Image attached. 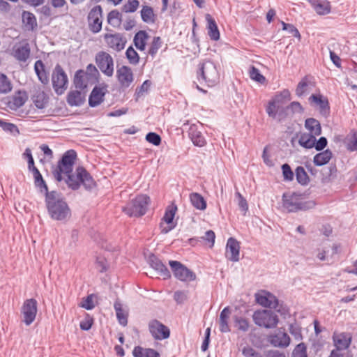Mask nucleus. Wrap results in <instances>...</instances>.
I'll return each mask as SVG.
<instances>
[{
	"label": "nucleus",
	"mask_w": 357,
	"mask_h": 357,
	"mask_svg": "<svg viewBox=\"0 0 357 357\" xmlns=\"http://www.w3.org/2000/svg\"><path fill=\"white\" fill-rule=\"evenodd\" d=\"M77 158V152L73 149L66 151L57 162L56 167L52 170V174L57 182L63 180L62 174L66 176L65 183L73 190H78L81 185L86 190H91L96 187V183L91 174L82 166H79L73 174V166Z\"/></svg>",
	"instance_id": "nucleus-1"
},
{
	"label": "nucleus",
	"mask_w": 357,
	"mask_h": 357,
	"mask_svg": "<svg viewBox=\"0 0 357 357\" xmlns=\"http://www.w3.org/2000/svg\"><path fill=\"white\" fill-rule=\"evenodd\" d=\"M49 216L54 220L66 222L71 216V210L61 193L52 190L45 196Z\"/></svg>",
	"instance_id": "nucleus-2"
},
{
	"label": "nucleus",
	"mask_w": 357,
	"mask_h": 357,
	"mask_svg": "<svg viewBox=\"0 0 357 357\" xmlns=\"http://www.w3.org/2000/svg\"><path fill=\"white\" fill-rule=\"evenodd\" d=\"M291 100V93L288 89L278 92L268 102L266 112L268 116L278 122H282L288 116V107L284 105Z\"/></svg>",
	"instance_id": "nucleus-3"
},
{
	"label": "nucleus",
	"mask_w": 357,
	"mask_h": 357,
	"mask_svg": "<svg viewBox=\"0 0 357 357\" xmlns=\"http://www.w3.org/2000/svg\"><path fill=\"white\" fill-rule=\"evenodd\" d=\"M197 79L201 84L208 87L216 85L220 80V74L216 64L211 60H205L198 64Z\"/></svg>",
	"instance_id": "nucleus-4"
},
{
	"label": "nucleus",
	"mask_w": 357,
	"mask_h": 357,
	"mask_svg": "<svg viewBox=\"0 0 357 357\" xmlns=\"http://www.w3.org/2000/svg\"><path fill=\"white\" fill-rule=\"evenodd\" d=\"M303 195L301 193L292 192L284 193L282 195V207L288 213H296L298 211H305L313 208L316 203L314 201H303Z\"/></svg>",
	"instance_id": "nucleus-5"
},
{
	"label": "nucleus",
	"mask_w": 357,
	"mask_h": 357,
	"mask_svg": "<svg viewBox=\"0 0 357 357\" xmlns=\"http://www.w3.org/2000/svg\"><path fill=\"white\" fill-rule=\"evenodd\" d=\"M149 203L148 195H138L122 208V211L129 217H142L146 213Z\"/></svg>",
	"instance_id": "nucleus-6"
},
{
	"label": "nucleus",
	"mask_w": 357,
	"mask_h": 357,
	"mask_svg": "<svg viewBox=\"0 0 357 357\" xmlns=\"http://www.w3.org/2000/svg\"><path fill=\"white\" fill-rule=\"evenodd\" d=\"M252 319L257 326L266 329L275 328L279 322L278 315L271 310L266 309L255 310Z\"/></svg>",
	"instance_id": "nucleus-7"
},
{
	"label": "nucleus",
	"mask_w": 357,
	"mask_h": 357,
	"mask_svg": "<svg viewBox=\"0 0 357 357\" xmlns=\"http://www.w3.org/2000/svg\"><path fill=\"white\" fill-rule=\"evenodd\" d=\"M52 83L54 92L58 96L64 93L68 88V78L62 66L57 63L52 74Z\"/></svg>",
	"instance_id": "nucleus-8"
},
{
	"label": "nucleus",
	"mask_w": 357,
	"mask_h": 357,
	"mask_svg": "<svg viewBox=\"0 0 357 357\" xmlns=\"http://www.w3.org/2000/svg\"><path fill=\"white\" fill-rule=\"evenodd\" d=\"M169 264L177 280L181 282H192L196 280V274L181 262L170 260Z\"/></svg>",
	"instance_id": "nucleus-9"
},
{
	"label": "nucleus",
	"mask_w": 357,
	"mask_h": 357,
	"mask_svg": "<svg viewBox=\"0 0 357 357\" xmlns=\"http://www.w3.org/2000/svg\"><path fill=\"white\" fill-rule=\"evenodd\" d=\"M103 9L100 5L94 6L89 12L87 22L89 30L93 33H98L102 27Z\"/></svg>",
	"instance_id": "nucleus-10"
},
{
	"label": "nucleus",
	"mask_w": 357,
	"mask_h": 357,
	"mask_svg": "<svg viewBox=\"0 0 357 357\" xmlns=\"http://www.w3.org/2000/svg\"><path fill=\"white\" fill-rule=\"evenodd\" d=\"M96 63L100 71L107 77H112L114 73V60L107 52L100 51L96 55Z\"/></svg>",
	"instance_id": "nucleus-11"
},
{
	"label": "nucleus",
	"mask_w": 357,
	"mask_h": 357,
	"mask_svg": "<svg viewBox=\"0 0 357 357\" xmlns=\"http://www.w3.org/2000/svg\"><path fill=\"white\" fill-rule=\"evenodd\" d=\"M38 303L35 298H29L24 301L21 308V313L23 315V322L26 325H31L35 320L37 311Z\"/></svg>",
	"instance_id": "nucleus-12"
},
{
	"label": "nucleus",
	"mask_w": 357,
	"mask_h": 357,
	"mask_svg": "<svg viewBox=\"0 0 357 357\" xmlns=\"http://www.w3.org/2000/svg\"><path fill=\"white\" fill-rule=\"evenodd\" d=\"M177 210V206L174 203H172L166 207L162 221H164L167 226L164 227L162 222L160 223L162 234H166L176 227L177 222H174V219Z\"/></svg>",
	"instance_id": "nucleus-13"
},
{
	"label": "nucleus",
	"mask_w": 357,
	"mask_h": 357,
	"mask_svg": "<svg viewBox=\"0 0 357 357\" xmlns=\"http://www.w3.org/2000/svg\"><path fill=\"white\" fill-rule=\"evenodd\" d=\"M149 330L155 340H162L169 337V328L157 319H152L149 323Z\"/></svg>",
	"instance_id": "nucleus-14"
},
{
	"label": "nucleus",
	"mask_w": 357,
	"mask_h": 357,
	"mask_svg": "<svg viewBox=\"0 0 357 357\" xmlns=\"http://www.w3.org/2000/svg\"><path fill=\"white\" fill-rule=\"evenodd\" d=\"M107 93V85L105 83L102 86H95L89 96V106L96 107L103 102L105 96Z\"/></svg>",
	"instance_id": "nucleus-15"
},
{
	"label": "nucleus",
	"mask_w": 357,
	"mask_h": 357,
	"mask_svg": "<svg viewBox=\"0 0 357 357\" xmlns=\"http://www.w3.org/2000/svg\"><path fill=\"white\" fill-rule=\"evenodd\" d=\"M116 78L122 89L128 88L134 80L132 69L127 66H122L116 70Z\"/></svg>",
	"instance_id": "nucleus-16"
},
{
	"label": "nucleus",
	"mask_w": 357,
	"mask_h": 357,
	"mask_svg": "<svg viewBox=\"0 0 357 357\" xmlns=\"http://www.w3.org/2000/svg\"><path fill=\"white\" fill-rule=\"evenodd\" d=\"M309 101L311 103L315 104L319 107V112L321 115L324 117L329 116L331 113V107L329 101L327 97L321 93L312 94L309 97Z\"/></svg>",
	"instance_id": "nucleus-17"
},
{
	"label": "nucleus",
	"mask_w": 357,
	"mask_h": 357,
	"mask_svg": "<svg viewBox=\"0 0 357 357\" xmlns=\"http://www.w3.org/2000/svg\"><path fill=\"white\" fill-rule=\"evenodd\" d=\"M150 266L153 268L163 280H168L171 278V273L162 261L153 253L150 254L148 258Z\"/></svg>",
	"instance_id": "nucleus-18"
},
{
	"label": "nucleus",
	"mask_w": 357,
	"mask_h": 357,
	"mask_svg": "<svg viewBox=\"0 0 357 357\" xmlns=\"http://www.w3.org/2000/svg\"><path fill=\"white\" fill-rule=\"evenodd\" d=\"M332 339L335 347V350L339 351L346 350L349 347L351 343L352 336L349 333L342 332L338 333L334 332Z\"/></svg>",
	"instance_id": "nucleus-19"
},
{
	"label": "nucleus",
	"mask_w": 357,
	"mask_h": 357,
	"mask_svg": "<svg viewBox=\"0 0 357 357\" xmlns=\"http://www.w3.org/2000/svg\"><path fill=\"white\" fill-rule=\"evenodd\" d=\"M200 128V126L192 123L189 126L188 135L194 146L203 147L206 144V140Z\"/></svg>",
	"instance_id": "nucleus-20"
},
{
	"label": "nucleus",
	"mask_w": 357,
	"mask_h": 357,
	"mask_svg": "<svg viewBox=\"0 0 357 357\" xmlns=\"http://www.w3.org/2000/svg\"><path fill=\"white\" fill-rule=\"evenodd\" d=\"M104 38L109 47L117 52L123 50L127 43L126 38L119 33H106Z\"/></svg>",
	"instance_id": "nucleus-21"
},
{
	"label": "nucleus",
	"mask_w": 357,
	"mask_h": 357,
	"mask_svg": "<svg viewBox=\"0 0 357 357\" xmlns=\"http://www.w3.org/2000/svg\"><path fill=\"white\" fill-rule=\"evenodd\" d=\"M239 242L234 237L229 238L226 245V258L231 261L237 262L239 261Z\"/></svg>",
	"instance_id": "nucleus-22"
},
{
	"label": "nucleus",
	"mask_w": 357,
	"mask_h": 357,
	"mask_svg": "<svg viewBox=\"0 0 357 357\" xmlns=\"http://www.w3.org/2000/svg\"><path fill=\"white\" fill-rule=\"evenodd\" d=\"M28 93L24 90H17L15 94L9 98L7 106L11 110L16 111L22 107L28 100Z\"/></svg>",
	"instance_id": "nucleus-23"
},
{
	"label": "nucleus",
	"mask_w": 357,
	"mask_h": 357,
	"mask_svg": "<svg viewBox=\"0 0 357 357\" xmlns=\"http://www.w3.org/2000/svg\"><path fill=\"white\" fill-rule=\"evenodd\" d=\"M291 339L284 329L280 328L278 334L269 336L270 344L275 347L285 348L290 344Z\"/></svg>",
	"instance_id": "nucleus-24"
},
{
	"label": "nucleus",
	"mask_w": 357,
	"mask_h": 357,
	"mask_svg": "<svg viewBox=\"0 0 357 357\" xmlns=\"http://www.w3.org/2000/svg\"><path fill=\"white\" fill-rule=\"evenodd\" d=\"M319 15H326L331 13V5L328 0H306Z\"/></svg>",
	"instance_id": "nucleus-25"
},
{
	"label": "nucleus",
	"mask_w": 357,
	"mask_h": 357,
	"mask_svg": "<svg viewBox=\"0 0 357 357\" xmlns=\"http://www.w3.org/2000/svg\"><path fill=\"white\" fill-rule=\"evenodd\" d=\"M263 292L265 294L264 295L255 294L256 302L264 307L272 309L274 303L277 304L278 298L269 291H264Z\"/></svg>",
	"instance_id": "nucleus-26"
},
{
	"label": "nucleus",
	"mask_w": 357,
	"mask_h": 357,
	"mask_svg": "<svg viewBox=\"0 0 357 357\" xmlns=\"http://www.w3.org/2000/svg\"><path fill=\"white\" fill-rule=\"evenodd\" d=\"M205 19L207 22L208 35L211 40L217 41L220 39V31L215 19L208 13L206 14Z\"/></svg>",
	"instance_id": "nucleus-27"
},
{
	"label": "nucleus",
	"mask_w": 357,
	"mask_h": 357,
	"mask_svg": "<svg viewBox=\"0 0 357 357\" xmlns=\"http://www.w3.org/2000/svg\"><path fill=\"white\" fill-rule=\"evenodd\" d=\"M22 22L27 31H33L36 29L38 24L37 19L33 13L23 10L22 13Z\"/></svg>",
	"instance_id": "nucleus-28"
},
{
	"label": "nucleus",
	"mask_w": 357,
	"mask_h": 357,
	"mask_svg": "<svg viewBox=\"0 0 357 357\" xmlns=\"http://www.w3.org/2000/svg\"><path fill=\"white\" fill-rule=\"evenodd\" d=\"M31 48L29 43L13 49V56L19 61L25 62L29 58Z\"/></svg>",
	"instance_id": "nucleus-29"
},
{
	"label": "nucleus",
	"mask_w": 357,
	"mask_h": 357,
	"mask_svg": "<svg viewBox=\"0 0 357 357\" xmlns=\"http://www.w3.org/2000/svg\"><path fill=\"white\" fill-rule=\"evenodd\" d=\"M31 100L36 108L42 109H44L48 103L49 97L45 91L39 89L35 91L31 96Z\"/></svg>",
	"instance_id": "nucleus-30"
},
{
	"label": "nucleus",
	"mask_w": 357,
	"mask_h": 357,
	"mask_svg": "<svg viewBox=\"0 0 357 357\" xmlns=\"http://www.w3.org/2000/svg\"><path fill=\"white\" fill-rule=\"evenodd\" d=\"M67 103L71 107L81 106L85 101V98L77 90L70 91L66 96Z\"/></svg>",
	"instance_id": "nucleus-31"
},
{
	"label": "nucleus",
	"mask_w": 357,
	"mask_h": 357,
	"mask_svg": "<svg viewBox=\"0 0 357 357\" xmlns=\"http://www.w3.org/2000/svg\"><path fill=\"white\" fill-rule=\"evenodd\" d=\"M332 157L333 153L328 149L315 154L313 158V163L315 166H323L328 164Z\"/></svg>",
	"instance_id": "nucleus-32"
},
{
	"label": "nucleus",
	"mask_w": 357,
	"mask_h": 357,
	"mask_svg": "<svg viewBox=\"0 0 357 357\" xmlns=\"http://www.w3.org/2000/svg\"><path fill=\"white\" fill-rule=\"evenodd\" d=\"M133 357H160L159 352L151 348L135 346L132 350Z\"/></svg>",
	"instance_id": "nucleus-33"
},
{
	"label": "nucleus",
	"mask_w": 357,
	"mask_h": 357,
	"mask_svg": "<svg viewBox=\"0 0 357 357\" xmlns=\"http://www.w3.org/2000/svg\"><path fill=\"white\" fill-rule=\"evenodd\" d=\"M114 308L119 324L123 326H127L128 312L123 310L122 304L119 299L114 302Z\"/></svg>",
	"instance_id": "nucleus-34"
},
{
	"label": "nucleus",
	"mask_w": 357,
	"mask_h": 357,
	"mask_svg": "<svg viewBox=\"0 0 357 357\" xmlns=\"http://www.w3.org/2000/svg\"><path fill=\"white\" fill-rule=\"evenodd\" d=\"M305 127L309 131L308 134L314 137L321 134V126L318 120L314 118H308L305 121Z\"/></svg>",
	"instance_id": "nucleus-35"
},
{
	"label": "nucleus",
	"mask_w": 357,
	"mask_h": 357,
	"mask_svg": "<svg viewBox=\"0 0 357 357\" xmlns=\"http://www.w3.org/2000/svg\"><path fill=\"white\" fill-rule=\"evenodd\" d=\"M322 172V182L329 183L333 181L337 177V169L335 163H331L328 167H324L321 170Z\"/></svg>",
	"instance_id": "nucleus-36"
},
{
	"label": "nucleus",
	"mask_w": 357,
	"mask_h": 357,
	"mask_svg": "<svg viewBox=\"0 0 357 357\" xmlns=\"http://www.w3.org/2000/svg\"><path fill=\"white\" fill-rule=\"evenodd\" d=\"M148 38L149 35L146 31L140 30L137 32L133 38V43L136 48L140 51H144Z\"/></svg>",
	"instance_id": "nucleus-37"
},
{
	"label": "nucleus",
	"mask_w": 357,
	"mask_h": 357,
	"mask_svg": "<svg viewBox=\"0 0 357 357\" xmlns=\"http://www.w3.org/2000/svg\"><path fill=\"white\" fill-rule=\"evenodd\" d=\"M34 70L38 76V79L43 84H47L49 82L48 75L45 70V66L41 60H38L34 64Z\"/></svg>",
	"instance_id": "nucleus-38"
},
{
	"label": "nucleus",
	"mask_w": 357,
	"mask_h": 357,
	"mask_svg": "<svg viewBox=\"0 0 357 357\" xmlns=\"http://www.w3.org/2000/svg\"><path fill=\"white\" fill-rule=\"evenodd\" d=\"M142 20L145 23H154L155 21V15L153 8L149 6H142L140 11Z\"/></svg>",
	"instance_id": "nucleus-39"
},
{
	"label": "nucleus",
	"mask_w": 357,
	"mask_h": 357,
	"mask_svg": "<svg viewBox=\"0 0 357 357\" xmlns=\"http://www.w3.org/2000/svg\"><path fill=\"white\" fill-rule=\"evenodd\" d=\"M190 199L192 205L197 209L205 210L207 204L204 198L197 192H192L190 195Z\"/></svg>",
	"instance_id": "nucleus-40"
},
{
	"label": "nucleus",
	"mask_w": 357,
	"mask_h": 357,
	"mask_svg": "<svg viewBox=\"0 0 357 357\" xmlns=\"http://www.w3.org/2000/svg\"><path fill=\"white\" fill-rule=\"evenodd\" d=\"M314 142H315V137L307 132L302 133L298 139L299 145L306 149H312L314 146Z\"/></svg>",
	"instance_id": "nucleus-41"
},
{
	"label": "nucleus",
	"mask_w": 357,
	"mask_h": 357,
	"mask_svg": "<svg viewBox=\"0 0 357 357\" xmlns=\"http://www.w3.org/2000/svg\"><path fill=\"white\" fill-rule=\"evenodd\" d=\"M13 89V84L8 76L0 72V94H7Z\"/></svg>",
	"instance_id": "nucleus-42"
},
{
	"label": "nucleus",
	"mask_w": 357,
	"mask_h": 357,
	"mask_svg": "<svg viewBox=\"0 0 357 357\" xmlns=\"http://www.w3.org/2000/svg\"><path fill=\"white\" fill-rule=\"evenodd\" d=\"M107 21L113 27L119 26L122 22V15L118 10H112L107 14Z\"/></svg>",
	"instance_id": "nucleus-43"
},
{
	"label": "nucleus",
	"mask_w": 357,
	"mask_h": 357,
	"mask_svg": "<svg viewBox=\"0 0 357 357\" xmlns=\"http://www.w3.org/2000/svg\"><path fill=\"white\" fill-rule=\"evenodd\" d=\"M295 176L297 182L301 185H307L310 182V178L302 166H298L296 168Z\"/></svg>",
	"instance_id": "nucleus-44"
},
{
	"label": "nucleus",
	"mask_w": 357,
	"mask_h": 357,
	"mask_svg": "<svg viewBox=\"0 0 357 357\" xmlns=\"http://www.w3.org/2000/svg\"><path fill=\"white\" fill-rule=\"evenodd\" d=\"M0 127L3 131L8 132L14 136L20 133V130L15 124L7 122L1 119H0Z\"/></svg>",
	"instance_id": "nucleus-45"
},
{
	"label": "nucleus",
	"mask_w": 357,
	"mask_h": 357,
	"mask_svg": "<svg viewBox=\"0 0 357 357\" xmlns=\"http://www.w3.org/2000/svg\"><path fill=\"white\" fill-rule=\"evenodd\" d=\"M85 72L83 70H78L75 72L73 84L77 89H84L86 85L84 84Z\"/></svg>",
	"instance_id": "nucleus-46"
},
{
	"label": "nucleus",
	"mask_w": 357,
	"mask_h": 357,
	"mask_svg": "<svg viewBox=\"0 0 357 357\" xmlns=\"http://www.w3.org/2000/svg\"><path fill=\"white\" fill-rule=\"evenodd\" d=\"M273 309H275L276 311L284 319L290 317V309L289 306L284 303V301H280L278 299V303H274Z\"/></svg>",
	"instance_id": "nucleus-47"
},
{
	"label": "nucleus",
	"mask_w": 357,
	"mask_h": 357,
	"mask_svg": "<svg viewBox=\"0 0 357 357\" xmlns=\"http://www.w3.org/2000/svg\"><path fill=\"white\" fill-rule=\"evenodd\" d=\"M126 56L130 64L136 65L139 62V55L132 46L128 47L126 52Z\"/></svg>",
	"instance_id": "nucleus-48"
},
{
	"label": "nucleus",
	"mask_w": 357,
	"mask_h": 357,
	"mask_svg": "<svg viewBox=\"0 0 357 357\" xmlns=\"http://www.w3.org/2000/svg\"><path fill=\"white\" fill-rule=\"evenodd\" d=\"M309 84V76L305 75L301 80L298 82L296 89V94L298 97L303 96L305 91L306 88Z\"/></svg>",
	"instance_id": "nucleus-49"
},
{
	"label": "nucleus",
	"mask_w": 357,
	"mask_h": 357,
	"mask_svg": "<svg viewBox=\"0 0 357 357\" xmlns=\"http://www.w3.org/2000/svg\"><path fill=\"white\" fill-rule=\"evenodd\" d=\"M250 77L259 83H264L266 80L265 77L260 73V70L254 66H251L249 70Z\"/></svg>",
	"instance_id": "nucleus-50"
},
{
	"label": "nucleus",
	"mask_w": 357,
	"mask_h": 357,
	"mask_svg": "<svg viewBox=\"0 0 357 357\" xmlns=\"http://www.w3.org/2000/svg\"><path fill=\"white\" fill-rule=\"evenodd\" d=\"M162 40L160 36H155L153 38V40L151 43L150 47L149 49V54L152 56L154 57L155 55L157 54L158 50L162 46Z\"/></svg>",
	"instance_id": "nucleus-51"
},
{
	"label": "nucleus",
	"mask_w": 357,
	"mask_h": 357,
	"mask_svg": "<svg viewBox=\"0 0 357 357\" xmlns=\"http://www.w3.org/2000/svg\"><path fill=\"white\" fill-rule=\"evenodd\" d=\"M234 321L237 325L238 329L243 332H246L249 329V321L242 317L234 316Z\"/></svg>",
	"instance_id": "nucleus-52"
},
{
	"label": "nucleus",
	"mask_w": 357,
	"mask_h": 357,
	"mask_svg": "<svg viewBox=\"0 0 357 357\" xmlns=\"http://www.w3.org/2000/svg\"><path fill=\"white\" fill-rule=\"evenodd\" d=\"M139 5L138 0H128L121 8L123 13H134L137 10Z\"/></svg>",
	"instance_id": "nucleus-53"
},
{
	"label": "nucleus",
	"mask_w": 357,
	"mask_h": 357,
	"mask_svg": "<svg viewBox=\"0 0 357 357\" xmlns=\"http://www.w3.org/2000/svg\"><path fill=\"white\" fill-rule=\"evenodd\" d=\"M283 180L284 181H292L294 177V173L292 171L290 165L287 163H284L281 167Z\"/></svg>",
	"instance_id": "nucleus-54"
},
{
	"label": "nucleus",
	"mask_w": 357,
	"mask_h": 357,
	"mask_svg": "<svg viewBox=\"0 0 357 357\" xmlns=\"http://www.w3.org/2000/svg\"><path fill=\"white\" fill-rule=\"evenodd\" d=\"M34 183L36 187L40 188V192L45 194V196L47 195V192H50L48 190L47 185L45 181L43 179L42 174L34 177Z\"/></svg>",
	"instance_id": "nucleus-55"
},
{
	"label": "nucleus",
	"mask_w": 357,
	"mask_h": 357,
	"mask_svg": "<svg viewBox=\"0 0 357 357\" xmlns=\"http://www.w3.org/2000/svg\"><path fill=\"white\" fill-rule=\"evenodd\" d=\"M94 322V319L93 317H91L89 314L86 313L84 319L80 321L79 327L80 329L84 331H89Z\"/></svg>",
	"instance_id": "nucleus-56"
},
{
	"label": "nucleus",
	"mask_w": 357,
	"mask_h": 357,
	"mask_svg": "<svg viewBox=\"0 0 357 357\" xmlns=\"http://www.w3.org/2000/svg\"><path fill=\"white\" fill-rule=\"evenodd\" d=\"M94 294H89L87 296L82 298L81 303L79 304L80 307L84 308L87 310H91L95 307L93 298Z\"/></svg>",
	"instance_id": "nucleus-57"
},
{
	"label": "nucleus",
	"mask_w": 357,
	"mask_h": 357,
	"mask_svg": "<svg viewBox=\"0 0 357 357\" xmlns=\"http://www.w3.org/2000/svg\"><path fill=\"white\" fill-rule=\"evenodd\" d=\"M293 357H307V347L305 343L301 342L296 346L292 352Z\"/></svg>",
	"instance_id": "nucleus-58"
},
{
	"label": "nucleus",
	"mask_w": 357,
	"mask_h": 357,
	"mask_svg": "<svg viewBox=\"0 0 357 357\" xmlns=\"http://www.w3.org/2000/svg\"><path fill=\"white\" fill-rule=\"evenodd\" d=\"M145 139L154 146H159L161 144V137L156 132H149L146 135Z\"/></svg>",
	"instance_id": "nucleus-59"
},
{
	"label": "nucleus",
	"mask_w": 357,
	"mask_h": 357,
	"mask_svg": "<svg viewBox=\"0 0 357 357\" xmlns=\"http://www.w3.org/2000/svg\"><path fill=\"white\" fill-rule=\"evenodd\" d=\"M229 317H228L220 316L219 330L222 333L231 331V328L229 326Z\"/></svg>",
	"instance_id": "nucleus-60"
},
{
	"label": "nucleus",
	"mask_w": 357,
	"mask_h": 357,
	"mask_svg": "<svg viewBox=\"0 0 357 357\" xmlns=\"http://www.w3.org/2000/svg\"><path fill=\"white\" fill-rule=\"evenodd\" d=\"M215 234L213 230H208L205 233L204 236L200 237V239L203 241H206L208 243L210 248H213L215 243Z\"/></svg>",
	"instance_id": "nucleus-61"
},
{
	"label": "nucleus",
	"mask_w": 357,
	"mask_h": 357,
	"mask_svg": "<svg viewBox=\"0 0 357 357\" xmlns=\"http://www.w3.org/2000/svg\"><path fill=\"white\" fill-rule=\"evenodd\" d=\"M328 140L325 137H321L319 139H317L315 137V142H314V146L317 151H324V149L327 146Z\"/></svg>",
	"instance_id": "nucleus-62"
},
{
	"label": "nucleus",
	"mask_w": 357,
	"mask_h": 357,
	"mask_svg": "<svg viewBox=\"0 0 357 357\" xmlns=\"http://www.w3.org/2000/svg\"><path fill=\"white\" fill-rule=\"evenodd\" d=\"M242 354L245 357H264L259 352L249 346L243 347Z\"/></svg>",
	"instance_id": "nucleus-63"
},
{
	"label": "nucleus",
	"mask_w": 357,
	"mask_h": 357,
	"mask_svg": "<svg viewBox=\"0 0 357 357\" xmlns=\"http://www.w3.org/2000/svg\"><path fill=\"white\" fill-rule=\"evenodd\" d=\"M236 196L238 198V206L241 211L243 212L244 215L248 211V204L247 200L243 197V195L239 192H236L235 193Z\"/></svg>",
	"instance_id": "nucleus-64"
}]
</instances>
